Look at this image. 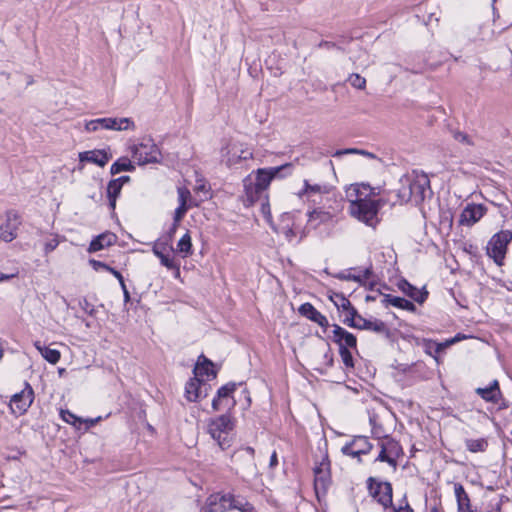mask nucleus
I'll list each match as a JSON object with an SVG mask.
<instances>
[{"instance_id": "473e14b6", "label": "nucleus", "mask_w": 512, "mask_h": 512, "mask_svg": "<svg viewBox=\"0 0 512 512\" xmlns=\"http://www.w3.org/2000/svg\"><path fill=\"white\" fill-rule=\"evenodd\" d=\"M35 348L40 352L42 357L51 364H56L60 360L61 354L57 349L42 346L40 342H35Z\"/></svg>"}, {"instance_id": "9b49d317", "label": "nucleus", "mask_w": 512, "mask_h": 512, "mask_svg": "<svg viewBox=\"0 0 512 512\" xmlns=\"http://www.w3.org/2000/svg\"><path fill=\"white\" fill-rule=\"evenodd\" d=\"M374 478L368 479V488L372 496L381 504L384 508L393 506V489L390 482H377L376 488H373Z\"/></svg>"}, {"instance_id": "f8f14e48", "label": "nucleus", "mask_w": 512, "mask_h": 512, "mask_svg": "<svg viewBox=\"0 0 512 512\" xmlns=\"http://www.w3.org/2000/svg\"><path fill=\"white\" fill-rule=\"evenodd\" d=\"M21 223V217L17 211H7L5 222L0 225V239L5 242L13 241L17 237V230Z\"/></svg>"}, {"instance_id": "a18cd8bd", "label": "nucleus", "mask_w": 512, "mask_h": 512, "mask_svg": "<svg viewBox=\"0 0 512 512\" xmlns=\"http://www.w3.org/2000/svg\"><path fill=\"white\" fill-rule=\"evenodd\" d=\"M380 447H381V450H380L378 457L376 458V461L386 462L391 467L396 468L397 467L396 459L394 457L390 456L383 446H380Z\"/></svg>"}, {"instance_id": "4d7b16f0", "label": "nucleus", "mask_w": 512, "mask_h": 512, "mask_svg": "<svg viewBox=\"0 0 512 512\" xmlns=\"http://www.w3.org/2000/svg\"><path fill=\"white\" fill-rule=\"evenodd\" d=\"M405 505H401L398 508L393 507L394 512H414L412 507L407 502L406 497L403 498Z\"/></svg>"}, {"instance_id": "5fc2aeb1", "label": "nucleus", "mask_w": 512, "mask_h": 512, "mask_svg": "<svg viewBox=\"0 0 512 512\" xmlns=\"http://www.w3.org/2000/svg\"><path fill=\"white\" fill-rule=\"evenodd\" d=\"M90 265L92 266V268L96 271H98L99 269H104L108 272H110V269H112V267H110L109 265H107L106 263L104 262H101V261H98V260H95V259H91L89 261Z\"/></svg>"}, {"instance_id": "4be33fe9", "label": "nucleus", "mask_w": 512, "mask_h": 512, "mask_svg": "<svg viewBox=\"0 0 512 512\" xmlns=\"http://www.w3.org/2000/svg\"><path fill=\"white\" fill-rule=\"evenodd\" d=\"M355 328L360 329V330H370L375 333L386 335V336H388L390 333L388 326L382 320H379V319L368 320L362 316L358 317L357 325L355 326Z\"/></svg>"}, {"instance_id": "4468645a", "label": "nucleus", "mask_w": 512, "mask_h": 512, "mask_svg": "<svg viewBox=\"0 0 512 512\" xmlns=\"http://www.w3.org/2000/svg\"><path fill=\"white\" fill-rule=\"evenodd\" d=\"M485 212L486 208L481 204H468L460 214L459 224L470 227L478 222Z\"/></svg>"}, {"instance_id": "c756f323", "label": "nucleus", "mask_w": 512, "mask_h": 512, "mask_svg": "<svg viewBox=\"0 0 512 512\" xmlns=\"http://www.w3.org/2000/svg\"><path fill=\"white\" fill-rule=\"evenodd\" d=\"M203 382L199 376L189 379L185 385V397L190 402H196L201 396V386Z\"/></svg>"}, {"instance_id": "6e6552de", "label": "nucleus", "mask_w": 512, "mask_h": 512, "mask_svg": "<svg viewBox=\"0 0 512 512\" xmlns=\"http://www.w3.org/2000/svg\"><path fill=\"white\" fill-rule=\"evenodd\" d=\"M85 128L88 132L97 131L99 128L123 131L134 128V123L130 118H98L87 122Z\"/></svg>"}, {"instance_id": "603ef678", "label": "nucleus", "mask_w": 512, "mask_h": 512, "mask_svg": "<svg viewBox=\"0 0 512 512\" xmlns=\"http://www.w3.org/2000/svg\"><path fill=\"white\" fill-rule=\"evenodd\" d=\"M254 453H255L254 449L250 446L243 447L237 451V455L239 457L246 455L248 457L249 462H251V463H253V460H254Z\"/></svg>"}, {"instance_id": "7ed1b4c3", "label": "nucleus", "mask_w": 512, "mask_h": 512, "mask_svg": "<svg viewBox=\"0 0 512 512\" xmlns=\"http://www.w3.org/2000/svg\"><path fill=\"white\" fill-rule=\"evenodd\" d=\"M234 426L232 417L223 414L209 420L207 432L217 442L221 450H225L232 444Z\"/></svg>"}, {"instance_id": "774afa93", "label": "nucleus", "mask_w": 512, "mask_h": 512, "mask_svg": "<svg viewBox=\"0 0 512 512\" xmlns=\"http://www.w3.org/2000/svg\"><path fill=\"white\" fill-rule=\"evenodd\" d=\"M12 277H14V274H12V275H8V274H4V273H1V272H0V282H2V281H6V280H9V279H11Z\"/></svg>"}, {"instance_id": "ddd939ff", "label": "nucleus", "mask_w": 512, "mask_h": 512, "mask_svg": "<svg viewBox=\"0 0 512 512\" xmlns=\"http://www.w3.org/2000/svg\"><path fill=\"white\" fill-rule=\"evenodd\" d=\"M372 444L365 436H356L351 442L346 443L342 448L341 452L344 455L351 457H360L361 455L368 454L372 449Z\"/></svg>"}, {"instance_id": "69168bd1", "label": "nucleus", "mask_w": 512, "mask_h": 512, "mask_svg": "<svg viewBox=\"0 0 512 512\" xmlns=\"http://www.w3.org/2000/svg\"><path fill=\"white\" fill-rule=\"evenodd\" d=\"M213 366H205L203 372H209V376L215 377L216 372L212 369Z\"/></svg>"}, {"instance_id": "c03bdc74", "label": "nucleus", "mask_w": 512, "mask_h": 512, "mask_svg": "<svg viewBox=\"0 0 512 512\" xmlns=\"http://www.w3.org/2000/svg\"><path fill=\"white\" fill-rule=\"evenodd\" d=\"M339 354L341 356V359H342L344 365L347 368H353L354 367L353 356H352V353L349 351L348 348H345V347L341 346V348H339Z\"/></svg>"}, {"instance_id": "f3484780", "label": "nucleus", "mask_w": 512, "mask_h": 512, "mask_svg": "<svg viewBox=\"0 0 512 512\" xmlns=\"http://www.w3.org/2000/svg\"><path fill=\"white\" fill-rule=\"evenodd\" d=\"M298 312L301 316L317 323L320 327L326 329L329 326L328 319L319 312L311 303L306 302L300 305Z\"/></svg>"}, {"instance_id": "f03ea898", "label": "nucleus", "mask_w": 512, "mask_h": 512, "mask_svg": "<svg viewBox=\"0 0 512 512\" xmlns=\"http://www.w3.org/2000/svg\"><path fill=\"white\" fill-rule=\"evenodd\" d=\"M349 212L352 217L365 225L375 228L380 219L379 210L382 206L380 200H359V198L348 199Z\"/></svg>"}, {"instance_id": "6ab92c4d", "label": "nucleus", "mask_w": 512, "mask_h": 512, "mask_svg": "<svg viewBox=\"0 0 512 512\" xmlns=\"http://www.w3.org/2000/svg\"><path fill=\"white\" fill-rule=\"evenodd\" d=\"M398 289L403 292L406 296L414 300L419 304H423L427 297L428 292L425 289L419 290L412 284H410L406 279H401L397 283Z\"/></svg>"}, {"instance_id": "0eeeda50", "label": "nucleus", "mask_w": 512, "mask_h": 512, "mask_svg": "<svg viewBox=\"0 0 512 512\" xmlns=\"http://www.w3.org/2000/svg\"><path fill=\"white\" fill-rule=\"evenodd\" d=\"M331 483L330 460L328 458V454L325 453L322 460L319 463H316L314 468V489L316 495L318 497L320 494L325 495Z\"/></svg>"}, {"instance_id": "9d476101", "label": "nucleus", "mask_w": 512, "mask_h": 512, "mask_svg": "<svg viewBox=\"0 0 512 512\" xmlns=\"http://www.w3.org/2000/svg\"><path fill=\"white\" fill-rule=\"evenodd\" d=\"M33 400L34 390L28 382H25L24 389L11 397L9 406L14 414L22 415L31 406Z\"/></svg>"}, {"instance_id": "1a4fd4ad", "label": "nucleus", "mask_w": 512, "mask_h": 512, "mask_svg": "<svg viewBox=\"0 0 512 512\" xmlns=\"http://www.w3.org/2000/svg\"><path fill=\"white\" fill-rule=\"evenodd\" d=\"M253 154L250 150L244 149L241 144L229 143L221 149V161L227 167L239 164L242 160L252 158Z\"/></svg>"}, {"instance_id": "c85d7f7f", "label": "nucleus", "mask_w": 512, "mask_h": 512, "mask_svg": "<svg viewBox=\"0 0 512 512\" xmlns=\"http://www.w3.org/2000/svg\"><path fill=\"white\" fill-rule=\"evenodd\" d=\"M228 500L230 501V510L235 509L240 512H257L255 507L243 496L228 493Z\"/></svg>"}, {"instance_id": "5701e85b", "label": "nucleus", "mask_w": 512, "mask_h": 512, "mask_svg": "<svg viewBox=\"0 0 512 512\" xmlns=\"http://www.w3.org/2000/svg\"><path fill=\"white\" fill-rule=\"evenodd\" d=\"M476 394L479 395L486 402H491L497 404L499 400L502 398V393L500 391L499 382L494 380L490 383L489 386L484 388H477L475 390Z\"/></svg>"}, {"instance_id": "aec40b11", "label": "nucleus", "mask_w": 512, "mask_h": 512, "mask_svg": "<svg viewBox=\"0 0 512 512\" xmlns=\"http://www.w3.org/2000/svg\"><path fill=\"white\" fill-rule=\"evenodd\" d=\"M333 327V341L339 345V348H341V345L345 348L356 347L357 339L352 333L337 324H334Z\"/></svg>"}, {"instance_id": "2eb2a0df", "label": "nucleus", "mask_w": 512, "mask_h": 512, "mask_svg": "<svg viewBox=\"0 0 512 512\" xmlns=\"http://www.w3.org/2000/svg\"><path fill=\"white\" fill-rule=\"evenodd\" d=\"M345 192L347 199L359 198V200H373L371 197L379 194L376 188L368 183L351 184Z\"/></svg>"}, {"instance_id": "393cba45", "label": "nucleus", "mask_w": 512, "mask_h": 512, "mask_svg": "<svg viewBox=\"0 0 512 512\" xmlns=\"http://www.w3.org/2000/svg\"><path fill=\"white\" fill-rule=\"evenodd\" d=\"M454 493L457 501V512H474L470 498L461 483H454Z\"/></svg>"}, {"instance_id": "a878e982", "label": "nucleus", "mask_w": 512, "mask_h": 512, "mask_svg": "<svg viewBox=\"0 0 512 512\" xmlns=\"http://www.w3.org/2000/svg\"><path fill=\"white\" fill-rule=\"evenodd\" d=\"M117 240V237L114 233L111 232H105L97 237H95L89 245L88 252H96L99 250L104 249L105 247H109L113 245Z\"/></svg>"}, {"instance_id": "bf43d9fd", "label": "nucleus", "mask_w": 512, "mask_h": 512, "mask_svg": "<svg viewBox=\"0 0 512 512\" xmlns=\"http://www.w3.org/2000/svg\"><path fill=\"white\" fill-rule=\"evenodd\" d=\"M339 279H343V280H353L355 282H359L361 283L362 282V277L361 275H339L338 276Z\"/></svg>"}, {"instance_id": "20e7f679", "label": "nucleus", "mask_w": 512, "mask_h": 512, "mask_svg": "<svg viewBox=\"0 0 512 512\" xmlns=\"http://www.w3.org/2000/svg\"><path fill=\"white\" fill-rule=\"evenodd\" d=\"M293 164L285 163L277 167L260 168L256 171L255 181L253 183L259 187L260 190L266 192L271 181L275 178H284L291 175L293 172Z\"/></svg>"}, {"instance_id": "423d86ee", "label": "nucleus", "mask_w": 512, "mask_h": 512, "mask_svg": "<svg viewBox=\"0 0 512 512\" xmlns=\"http://www.w3.org/2000/svg\"><path fill=\"white\" fill-rule=\"evenodd\" d=\"M133 157L139 165L158 163L161 160V152L152 139H144L132 149Z\"/></svg>"}, {"instance_id": "412c9836", "label": "nucleus", "mask_w": 512, "mask_h": 512, "mask_svg": "<svg viewBox=\"0 0 512 512\" xmlns=\"http://www.w3.org/2000/svg\"><path fill=\"white\" fill-rule=\"evenodd\" d=\"M111 157V154L105 150H91L79 153L80 162H90L100 167H104Z\"/></svg>"}, {"instance_id": "6e6d98bb", "label": "nucleus", "mask_w": 512, "mask_h": 512, "mask_svg": "<svg viewBox=\"0 0 512 512\" xmlns=\"http://www.w3.org/2000/svg\"><path fill=\"white\" fill-rule=\"evenodd\" d=\"M359 152H360V149H357V148H346V149H341V150L335 151L332 156L339 158L343 155L358 154Z\"/></svg>"}, {"instance_id": "680f3d73", "label": "nucleus", "mask_w": 512, "mask_h": 512, "mask_svg": "<svg viewBox=\"0 0 512 512\" xmlns=\"http://www.w3.org/2000/svg\"><path fill=\"white\" fill-rule=\"evenodd\" d=\"M277 465H278V457H277V453H276V451H274V452L272 453V455L270 456L269 466H270L271 468H274V467H276Z\"/></svg>"}, {"instance_id": "09e8293b", "label": "nucleus", "mask_w": 512, "mask_h": 512, "mask_svg": "<svg viewBox=\"0 0 512 512\" xmlns=\"http://www.w3.org/2000/svg\"><path fill=\"white\" fill-rule=\"evenodd\" d=\"M326 186L319 184L311 185L307 180H304V193H326Z\"/></svg>"}, {"instance_id": "bb28decb", "label": "nucleus", "mask_w": 512, "mask_h": 512, "mask_svg": "<svg viewBox=\"0 0 512 512\" xmlns=\"http://www.w3.org/2000/svg\"><path fill=\"white\" fill-rule=\"evenodd\" d=\"M236 390V383H227L221 386L217 390V394L212 400V408L214 411H219L222 409V404L225 400H227L232 393Z\"/></svg>"}, {"instance_id": "cd10ccee", "label": "nucleus", "mask_w": 512, "mask_h": 512, "mask_svg": "<svg viewBox=\"0 0 512 512\" xmlns=\"http://www.w3.org/2000/svg\"><path fill=\"white\" fill-rule=\"evenodd\" d=\"M244 188L246 197L245 201L249 205H253L265 196V192L260 190L259 187H257L250 178H246L244 180Z\"/></svg>"}, {"instance_id": "338daca9", "label": "nucleus", "mask_w": 512, "mask_h": 512, "mask_svg": "<svg viewBox=\"0 0 512 512\" xmlns=\"http://www.w3.org/2000/svg\"><path fill=\"white\" fill-rule=\"evenodd\" d=\"M110 273L114 275V277L117 278L118 281L123 277L122 274L114 268L110 269Z\"/></svg>"}, {"instance_id": "f704fd0d", "label": "nucleus", "mask_w": 512, "mask_h": 512, "mask_svg": "<svg viewBox=\"0 0 512 512\" xmlns=\"http://www.w3.org/2000/svg\"><path fill=\"white\" fill-rule=\"evenodd\" d=\"M384 439V441L380 442V446H383L387 453L396 459L402 451L400 444L388 436Z\"/></svg>"}, {"instance_id": "a211bd4d", "label": "nucleus", "mask_w": 512, "mask_h": 512, "mask_svg": "<svg viewBox=\"0 0 512 512\" xmlns=\"http://www.w3.org/2000/svg\"><path fill=\"white\" fill-rule=\"evenodd\" d=\"M458 340H459L458 336H455L454 338L449 339L442 343H438L431 339H424L423 340V348H424V351L426 354L432 356L435 359V361L437 363H439L438 354L442 353L447 347L456 343Z\"/></svg>"}, {"instance_id": "7c9ffc66", "label": "nucleus", "mask_w": 512, "mask_h": 512, "mask_svg": "<svg viewBox=\"0 0 512 512\" xmlns=\"http://www.w3.org/2000/svg\"><path fill=\"white\" fill-rule=\"evenodd\" d=\"M168 243L162 242V243H155L153 246V253L155 256H157L160 260V263L166 267L167 269H175L178 267L175 265L172 258H170L169 255L164 254V250L166 249V246H168Z\"/></svg>"}, {"instance_id": "2f4dec72", "label": "nucleus", "mask_w": 512, "mask_h": 512, "mask_svg": "<svg viewBox=\"0 0 512 512\" xmlns=\"http://www.w3.org/2000/svg\"><path fill=\"white\" fill-rule=\"evenodd\" d=\"M122 186L118 180H110L107 184V198L109 201V207L114 210L116 207V201L121 193Z\"/></svg>"}, {"instance_id": "f257e3e1", "label": "nucleus", "mask_w": 512, "mask_h": 512, "mask_svg": "<svg viewBox=\"0 0 512 512\" xmlns=\"http://www.w3.org/2000/svg\"><path fill=\"white\" fill-rule=\"evenodd\" d=\"M400 188L397 196L401 202L421 203L430 189V180L423 172L413 171L400 179Z\"/></svg>"}, {"instance_id": "e433bc0d", "label": "nucleus", "mask_w": 512, "mask_h": 512, "mask_svg": "<svg viewBox=\"0 0 512 512\" xmlns=\"http://www.w3.org/2000/svg\"><path fill=\"white\" fill-rule=\"evenodd\" d=\"M177 251L183 256L192 254V240L189 232H186L177 243Z\"/></svg>"}, {"instance_id": "de8ad7c7", "label": "nucleus", "mask_w": 512, "mask_h": 512, "mask_svg": "<svg viewBox=\"0 0 512 512\" xmlns=\"http://www.w3.org/2000/svg\"><path fill=\"white\" fill-rule=\"evenodd\" d=\"M193 205L194 204H179V206L175 209L173 220H175V222H180Z\"/></svg>"}, {"instance_id": "3c124183", "label": "nucleus", "mask_w": 512, "mask_h": 512, "mask_svg": "<svg viewBox=\"0 0 512 512\" xmlns=\"http://www.w3.org/2000/svg\"><path fill=\"white\" fill-rule=\"evenodd\" d=\"M453 137L456 141L460 143H464L466 145H473V142L471 141L468 134L462 132V131H455L453 132Z\"/></svg>"}, {"instance_id": "58836bf2", "label": "nucleus", "mask_w": 512, "mask_h": 512, "mask_svg": "<svg viewBox=\"0 0 512 512\" xmlns=\"http://www.w3.org/2000/svg\"><path fill=\"white\" fill-rule=\"evenodd\" d=\"M345 312L346 315L343 323L349 327L355 328L357 325L358 317H361V315L358 314L357 310L352 306V304L350 305V308H348Z\"/></svg>"}, {"instance_id": "39448f33", "label": "nucleus", "mask_w": 512, "mask_h": 512, "mask_svg": "<svg viewBox=\"0 0 512 512\" xmlns=\"http://www.w3.org/2000/svg\"><path fill=\"white\" fill-rule=\"evenodd\" d=\"M512 240L510 230H501L494 234L487 244V255L491 257L497 265H502L506 255L507 246Z\"/></svg>"}, {"instance_id": "864d4df0", "label": "nucleus", "mask_w": 512, "mask_h": 512, "mask_svg": "<svg viewBox=\"0 0 512 512\" xmlns=\"http://www.w3.org/2000/svg\"><path fill=\"white\" fill-rule=\"evenodd\" d=\"M179 223L180 222H175V220H173L171 227L169 228V230L166 233V238L164 240L165 243L170 244L172 242L174 235L179 227Z\"/></svg>"}, {"instance_id": "4c0bfd02", "label": "nucleus", "mask_w": 512, "mask_h": 512, "mask_svg": "<svg viewBox=\"0 0 512 512\" xmlns=\"http://www.w3.org/2000/svg\"><path fill=\"white\" fill-rule=\"evenodd\" d=\"M205 366H214L213 362L206 358L203 354L198 357V361L193 369V373L195 376H207L209 377V372H203Z\"/></svg>"}, {"instance_id": "79ce46f5", "label": "nucleus", "mask_w": 512, "mask_h": 512, "mask_svg": "<svg viewBox=\"0 0 512 512\" xmlns=\"http://www.w3.org/2000/svg\"><path fill=\"white\" fill-rule=\"evenodd\" d=\"M60 416L64 422L71 424L75 427H78V425H80L82 423V419L77 417L74 413H72L69 410L62 409L60 411Z\"/></svg>"}, {"instance_id": "ea45409f", "label": "nucleus", "mask_w": 512, "mask_h": 512, "mask_svg": "<svg viewBox=\"0 0 512 512\" xmlns=\"http://www.w3.org/2000/svg\"><path fill=\"white\" fill-rule=\"evenodd\" d=\"M369 422H370V425H371L372 435L375 438H377L379 440L387 438L388 435L385 433L382 425L377 423L376 416H371L369 418Z\"/></svg>"}, {"instance_id": "13d9d810", "label": "nucleus", "mask_w": 512, "mask_h": 512, "mask_svg": "<svg viewBox=\"0 0 512 512\" xmlns=\"http://www.w3.org/2000/svg\"><path fill=\"white\" fill-rule=\"evenodd\" d=\"M58 246V241L56 239H52L45 244V253H49L53 251Z\"/></svg>"}, {"instance_id": "0e129e2a", "label": "nucleus", "mask_w": 512, "mask_h": 512, "mask_svg": "<svg viewBox=\"0 0 512 512\" xmlns=\"http://www.w3.org/2000/svg\"><path fill=\"white\" fill-rule=\"evenodd\" d=\"M358 154H360V155H364V156L369 157V158H371V159L376 158V156H375L373 153L368 152V151H366V150H361V149H360V152H359Z\"/></svg>"}, {"instance_id": "8fccbe9b", "label": "nucleus", "mask_w": 512, "mask_h": 512, "mask_svg": "<svg viewBox=\"0 0 512 512\" xmlns=\"http://www.w3.org/2000/svg\"><path fill=\"white\" fill-rule=\"evenodd\" d=\"M330 215L322 210H313L309 213V221L319 220L320 222L329 219Z\"/></svg>"}, {"instance_id": "dca6fc26", "label": "nucleus", "mask_w": 512, "mask_h": 512, "mask_svg": "<svg viewBox=\"0 0 512 512\" xmlns=\"http://www.w3.org/2000/svg\"><path fill=\"white\" fill-rule=\"evenodd\" d=\"M228 493H216L210 495L206 500V505L200 512H227L230 510Z\"/></svg>"}, {"instance_id": "052dcab7", "label": "nucleus", "mask_w": 512, "mask_h": 512, "mask_svg": "<svg viewBox=\"0 0 512 512\" xmlns=\"http://www.w3.org/2000/svg\"><path fill=\"white\" fill-rule=\"evenodd\" d=\"M372 274H373L372 268H371V267L366 268V269L363 271V273H362V274H360V275H361V277H362V282H363L364 280H368V279L372 276Z\"/></svg>"}, {"instance_id": "72a5a7b5", "label": "nucleus", "mask_w": 512, "mask_h": 512, "mask_svg": "<svg viewBox=\"0 0 512 512\" xmlns=\"http://www.w3.org/2000/svg\"><path fill=\"white\" fill-rule=\"evenodd\" d=\"M134 170L135 166L127 157L119 158L110 167V173L112 175H116L124 171L132 172Z\"/></svg>"}, {"instance_id": "e2e57ef3", "label": "nucleus", "mask_w": 512, "mask_h": 512, "mask_svg": "<svg viewBox=\"0 0 512 512\" xmlns=\"http://www.w3.org/2000/svg\"><path fill=\"white\" fill-rule=\"evenodd\" d=\"M114 180H118L119 184L123 187V185L125 183H128V182L131 181V178L128 175H124V176H120L118 178H115Z\"/></svg>"}, {"instance_id": "37998d69", "label": "nucleus", "mask_w": 512, "mask_h": 512, "mask_svg": "<svg viewBox=\"0 0 512 512\" xmlns=\"http://www.w3.org/2000/svg\"><path fill=\"white\" fill-rule=\"evenodd\" d=\"M177 193L179 204H193L192 195L189 189H187L186 187H178Z\"/></svg>"}, {"instance_id": "b1692460", "label": "nucleus", "mask_w": 512, "mask_h": 512, "mask_svg": "<svg viewBox=\"0 0 512 512\" xmlns=\"http://www.w3.org/2000/svg\"><path fill=\"white\" fill-rule=\"evenodd\" d=\"M379 295H382L381 303L383 306L388 307L389 305L394 306L396 308H400L403 310H407L410 312H415L416 307L415 305L405 298L392 296L390 294H383L381 292H378Z\"/></svg>"}, {"instance_id": "c9c22d12", "label": "nucleus", "mask_w": 512, "mask_h": 512, "mask_svg": "<svg viewBox=\"0 0 512 512\" xmlns=\"http://www.w3.org/2000/svg\"><path fill=\"white\" fill-rule=\"evenodd\" d=\"M465 445H466V448L470 452L477 453V452H484L488 447V442L484 438L467 439L465 441Z\"/></svg>"}, {"instance_id": "49530a36", "label": "nucleus", "mask_w": 512, "mask_h": 512, "mask_svg": "<svg viewBox=\"0 0 512 512\" xmlns=\"http://www.w3.org/2000/svg\"><path fill=\"white\" fill-rule=\"evenodd\" d=\"M348 81L354 88L362 90L366 87V79L359 74H351L348 78Z\"/></svg>"}, {"instance_id": "a19ab883", "label": "nucleus", "mask_w": 512, "mask_h": 512, "mask_svg": "<svg viewBox=\"0 0 512 512\" xmlns=\"http://www.w3.org/2000/svg\"><path fill=\"white\" fill-rule=\"evenodd\" d=\"M330 299L338 309L346 311L348 308H350L351 302L341 293H335L330 297Z\"/></svg>"}]
</instances>
